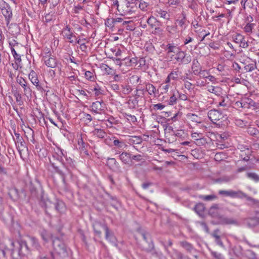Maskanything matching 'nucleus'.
I'll return each mask as SVG.
<instances>
[{
    "mask_svg": "<svg viewBox=\"0 0 259 259\" xmlns=\"http://www.w3.org/2000/svg\"><path fill=\"white\" fill-rule=\"evenodd\" d=\"M187 117L189 120L192 122L196 123L201 122L200 118L194 114L189 113L187 114Z\"/></svg>",
    "mask_w": 259,
    "mask_h": 259,
    "instance_id": "c03bdc74",
    "label": "nucleus"
},
{
    "mask_svg": "<svg viewBox=\"0 0 259 259\" xmlns=\"http://www.w3.org/2000/svg\"><path fill=\"white\" fill-rule=\"evenodd\" d=\"M107 165L110 169L114 171L121 172V170L119 163L117 162L116 159L114 158H108L107 161Z\"/></svg>",
    "mask_w": 259,
    "mask_h": 259,
    "instance_id": "f3484780",
    "label": "nucleus"
},
{
    "mask_svg": "<svg viewBox=\"0 0 259 259\" xmlns=\"http://www.w3.org/2000/svg\"><path fill=\"white\" fill-rule=\"evenodd\" d=\"M91 91L95 92V96H98L102 94V91L101 88L98 86H95L93 89H91Z\"/></svg>",
    "mask_w": 259,
    "mask_h": 259,
    "instance_id": "680f3d73",
    "label": "nucleus"
},
{
    "mask_svg": "<svg viewBox=\"0 0 259 259\" xmlns=\"http://www.w3.org/2000/svg\"><path fill=\"white\" fill-rule=\"evenodd\" d=\"M179 95L178 91H174L172 92V95H170L169 100L168 101V104L170 105H174L176 104L177 101V96Z\"/></svg>",
    "mask_w": 259,
    "mask_h": 259,
    "instance_id": "4c0bfd02",
    "label": "nucleus"
},
{
    "mask_svg": "<svg viewBox=\"0 0 259 259\" xmlns=\"http://www.w3.org/2000/svg\"><path fill=\"white\" fill-rule=\"evenodd\" d=\"M50 163L52 167L54 169L55 171L61 177L63 182L65 183L66 173L64 172L63 170L61 169L58 166H57L55 164V163L50 161Z\"/></svg>",
    "mask_w": 259,
    "mask_h": 259,
    "instance_id": "393cba45",
    "label": "nucleus"
},
{
    "mask_svg": "<svg viewBox=\"0 0 259 259\" xmlns=\"http://www.w3.org/2000/svg\"><path fill=\"white\" fill-rule=\"evenodd\" d=\"M119 157L125 164H130V162L131 161V154L126 152H123L119 155Z\"/></svg>",
    "mask_w": 259,
    "mask_h": 259,
    "instance_id": "bb28decb",
    "label": "nucleus"
},
{
    "mask_svg": "<svg viewBox=\"0 0 259 259\" xmlns=\"http://www.w3.org/2000/svg\"><path fill=\"white\" fill-rule=\"evenodd\" d=\"M233 40L236 44H239V46L243 48H246L248 44L245 39V37L240 33H237L233 36Z\"/></svg>",
    "mask_w": 259,
    "mask_h": 259,
    "instance_id": "2eb2a0df",
    "label": "nucleus"
},
{
    "mask_svg": "<svg viewBox=\"0 0 259 259\" xmlns=\"http://www.w3.org/2000/svg\"><path fill=\"white\" fill-rule=\"evenodd\" d=\"M104 226H107L105 224H103L99 222H95L93 225L95 233L98 236L101 235V229L103 228L104 230Z\"/></svg>",
    "mask_w": 259,
    "mask_h": 259,
    "instance_id": "a878e982",
    "label": "nucleus"
},
{
    "mask_svg": "<svg viewBox=\"0 0 259 259\" xmlns=\"http://www.w3.org/2000/svg\"><path fill=\"white\" fill-rule=\"evenodd\" d=\"M11 50L12 54L13 55L15 61L18 62V63H20L21 62V56L19 54H18L15 51L14 48H12Z\"/></svg>",
    "mask_w": 259,
    "mask_h": 259,
    "instance_id": "13d9d810",
    "label": "nucleus"
},
{
    "mask_svg": "<svg viewBox=\"0 0 259 259\" xmlns=\"http://www.w3.org/2000/svg\"><path fill=\"white\" fill-rule=\"evenodd\" d=\"M11 245L12 247L11 255L13 259H21L30 252L27 242L24 240L21 239L16 242L11 241Z\"/></svg>",
    "mask_w": 259,
    "mask_h": 259,
    "instance_id": "f257e3e1",
    "label": "nucleus"
},
{
    "mask_svg": "<svg viewBox=\"0 0 259 259\" xmlns=\"http://www.w3.org/2000/svg\"><path fill=\"white\" fill-rule=\"evenodd\" d=\"M247 256L249 259H256L257 256L256 253L252 250H246Z\"/></svg>",
    "mask_w": 259,
    "mask_h": 259,
    "instance_id": "6e6d98bb",
    "label": "nucleus"
},
{
    "mask_svg": "<svg viewBox=\"0 0 259 259\" xmlns=\"http://www.w3.org/2000/svg\"><path fill=\"white\" fill-rule=\"evenodd\" d=\"M247 132L250 135L253 136L255 137H257L259 135V131L256 128L249 127L247 130Z\"/></svg>",
    "mask_w": 259,
    "mask_h": 259,
    "instance_id": "864d4df0",
    "label": "nucleus"
},
{
    "mask_svg": "<svg viewBox=\"0 0 259 259\" xmlns=\"http://www.w3.org/2000/svg\"><path fill=\"white\" fill-rule=\"evenodd\" d=\"M176 22L182 29H185L187 27L188 23H189L187 20L186 14L183 12L182 13L181 18L177 20Z\"/></svg>",
    "mask_w": 259,
    "mask_h": 259,
    "instance_id": "5701e85b",
    "label": "nucleus"
},
{
    "mask_svg": "<svg viewBox=\"0 0 259 259\" xmlns=\"http://www.w3.org/2000/svg\"><path fill=\"white\" fill-rule=\"evenodd\" d=\"M246 177L255 182H259V175L253 172H249L246 174Z\"/></svg>",
    "mask_w": 259,
    "mask_h": 259,
    "instance_id": "a18cd8bd",
    "label": "nucleus"
},
{
    "mask_svg": "<svg viewBox=\"0 0 259 259\" xmlns=\"http://www.w3.org/2000/svg\"><path fill=\"white\" fill-rule=\"evenodd\" d=\"M28 78L31 83L36 87L37 90L44 92L49 91H47L46 89L42 86L41 83L39 82L36 73L33 70H31L30 72L29 73Z\"/></svg>",
    "mask_w": 259,
    "mask_h": 259,
    "instance_id": "1a4fd4ad",
    "label": "nucleus"
},
{
    "mask_svg": "<svg viewBox=\"0 0 259 259\" xmlns=\"http://www.w3.org/2000/svg\"><path fill=\"white\" fill-rule=\"evenodd\" d=\"M220 230L215 229L213 231L211 234V236L215 239V242L216 243L220 246H223V243L221 239L220 236L219 235Z\"/></svg>",
    "mask_w": 259,
    "mask_h": 259,
    "instance_id": "473e14b6",
    "label": "nucleus"
},
{
    "mask_svg": "<svg viewBox=\"0 0 259 259\" xmlns=\"http://www.w3.org/2000/svg\"><path fill=\"white\" fill-rule=\"evenodd\" d=\"M41 189V185L38 179H35L29 183V189L32 195H36L38 189Z\"/></svg>",
    "mask_w": 259,
    "mask_h": 259,
    "instance_id": "dca6fc26",
    "label": "nucleus"
},
{
    "mask_svg": "<svg viewBox=\"0 0 259 259\" xmlns=\"http://www.w3.org/2000/svg\"><path fill=\"white\" fill-rule=\"evenodd\" d=\"M205 209L204 205L202 203H199L195 206L194 210L195 212L199 215H202Z\"/></svg>",
    "mask_w": 259,
    "mask_h": 259,
    "instance_id": "58836bf2",
    "label": "nucleus"
},
{
    "mask_svg": "<svg viewBox=\"0 0 259 259\" xmlns=\"http://www.w3.org/2000/svg\"><path fill=\"white\" fill-rule=\"evenodd\" d=\"M137 97H136L134 100H130L128 101V104L130 105V108L131 109H135L136 106L138 104V100Z\"/></svg>",
    "mask_w": 259,
    "mask_h": 259,
    "instance_id": "0e129e2a",
    "label": "nucleus"
},
{
    "mask_svg": "<svg viewBox=\"0 0 259 259\" xmlns=\"http://www.w3.org/2000/svg\"><path fill=\"white\" fill-rule=\"evenodd\" d=\"M142 237L143 239L148 244V247L144 248L143 250H144L147 252H153L152 254L155 255L156 256H158L160 254L162 255L161 252L158 253L154 250V243L151 238L149 237V235L145 233H143Z\"/></svg>",
    "mask_w": 259,
    "mask_h": 259,
    "instance_id": "423d86ee",
    "label": "nucleus"
},
{
    "mask_svg": "<svg viewBox=\"0 0 259 259\" xmlns=\"http://www.w3.org/2000/svg\"><path fill=\"white\" fill-rule=\"evenodd\" d=\"M242 194H240L239 198H245L246 199L250 202V204L258 205L259 204V200L255 199L252 197L248 196L246 194L241 191Z\"/></svg>",
    "mask_w": 259,
    "mask_h": 259,
    "instance_id": "72a5a7b5",
    "label": "nucleus"
},
{
    "mask_svg": "<svg viewBox=\"0 0 259 259\" xmlns=\"http://www.w3.org/2000/svg\"><path fill=\"white\" fill-rule=\"evenodd\" d=\"M157 16H159L161 18L168 19L169 15L167 13V12L165 11L160 9L159 10L156 11Z\"/></svg>",
    "mask_w": 259,
    "mask_h": 259,
    "instance_id": "3c124183",
    "label": "nucleus"
},
{
    "mask_svg": "<svg viewBox=\"0 0 259 259\" xmlns=\"http://www.w3.org/2000/svg\"><path fill=\"white\" fill-rule=\"evenodd\" d=\"M101 69L104 70L108 74H112V69L108 66L107 64H102L101 66Z\"/></svg>",
    "mask_w": 259,
    "mask_h": 259,
    "instance_id": "4d7b16f0",
    "label": "nucleus"
},
{
    "mask_svg": "<svg viewBox=\"0 0 259 259\" xmlns=\"http://www.w3.org/2000/svg\"><path fill=\"white\" fill-rule=\"evenodd\" d=\"M91 134L100 139H104L107 136V134L104 130L98 128H95L91 132Z\"/></svg>",
    "mask_w": 259,
    "mask_h": 259,
    "instance_id": "cd10ccee",
    "label": "nucleus"
},
{
    "mask_svg": "<svg viewBox=\"0 0 259 259\" xmlns=\"http://www.w3.org/2000/svg\"><path fill=\"white\" fill-rule=\"evenodd\" d=\"M147 22L151 28H153L155 27H157L159 25H161V23L158 21L153 16L150 17L147 20Z\"/></svg>",
    "mask_w": 259,
    "mask_h": 259,
    "instance_id": "f704fd0d",
    "label": "nucleus"
},
{
    "mask_svg": "<svg viewBox=\"0 0 259 259\" xmlns=\"http://www.w3.org/2000/svg\"><path fill=\"white\" fill-rule=\"evenodd\" d=\"M61 163L66 168L68 172H70L69 167L74 168L75 167L74 161L70 157H68L67 156Z\"/></svg>",
    "mask_w": 259,
    "mask_h": 259,
    "instance_id": "4be33fe9",
    "label": "nucleus"
},
{
    "mask_svg": "<svg viewBox=\"0 0 259 259\" xmlns=\"http://www.w3.org/2000/svg\"><path fill=\"white\" fill-rule=\"evenodd\" d=\"M245 224L249 228H253L259 226V216L250 217L245 220Z\"/></svg>",
    "mask_w": 259,
    "mask_h": 259,
    "instance_id": "6ab92c4d",
    "label": "nucleus"
},
{
    "mask_svg": "<svg viewBox=\"0 0 259 259\" xmlns=\"http://www.w3.org/2000/svg\"><path fill=\"white\" fill-rule=\"evenodd\" d=\"M45 64L50 68H55L57 66V60L53 55L51 54L44 57Z\"/></svg>",
    "mask_w": 259,
    "mask_h": 259,
    "instance_id": "4468645a",
    "label": "nucleus"
},
{
    "mask_svg": "<svg viewBox=\"0 0 259 259\" xmlns=\"http://www.w3.org/2000/svg\"><path fill=\"white\" fill-rule=\"evenodd\" d=\"M166 29V31H168L169 33L174 34L176 33L177 31V25H168L167 26Z\"/></svg>",
    "mask_w": 259,
    "mask_h": 259,
    "instance_id": "5fc2aeb1",
    "label": "nucleus"
},
{
    "mask_svg": "<svg viewBox=\"0 0 259 259\" xmlns=\"http://www.w3.org/2000/svg\"><path fill=\"white\" fill-rule=\"evenodd\" d=\"M66 156L67 152L65 151L59 147H56V148H54L53 157L55 159L61 162H62V160L66 157Z\"/></svg>",
    "mask_w": 259,
    "mask_h": 259,
    "instance_id": "ddd939ff",
    "label": "nucleus"
},
{
    "mask_svg": "<svg viewBox=\"0 0 259 259\" xmlns=\"http://www.w3.org/2000/svg\"><path fill=\"white\" fill-rule=\"evenodd\" d=\"M62 34L65 39H69L72 37H75V36L73 35V33L71 30V29L68 25H66L62 31Z\"/></svg>",
    "mask_w": 259,
    "mask_h": 259,
    "instance_id": "b1692460",
    "label": "nucleus"
},
{
    "mask_svg": "<svg viewBox=\"0 0 259 259\" xmlns=\"http://www.w3.org/2000/svg\"><path fill=\"white\" fill-rule=\"evenodd\" d=\"M176 55L175 59L178 63L187 64L191 61V56H187L186 53L180 49L176 53Z\"/></svg>",
    "mask_w": 259,
    "mask_h": 259,
    "instance_id": "9d476101",
    "label": "nucleus"
},
{
    "mask_svg": "<svg viewBox=\"0 0 259 259\" xmlns=\"http://www.w3.org/2000/svg\"><path fill=\"white\" fill-rule=\"evenodd\" d=\"M104 230L105 231V238L107 240L112 242H115V236L113 234L110 232L108 226H104Z\"/></svg>",
    "mask_w": 259,
    "mask_h": 259,
    "instance_id": "e433bc0d",
    "label": "nucleus"
},
{
    "mask_svg": "<svg viewBox=\"0 0 259 259\" xmlns=\"http://www.w3.org/2000/svg\"><path fill=\"white\" fill-rule=\"evenodd\" d=\"M210 253L211 255L215 259H225L224 255L221 253L218 252L217 251H211Z\"/></svg>",
    "mask_w": 259,
    "mask_h": 259,
    "instance_id": "bf43d9fd",
    "label": "nucleus"
},
{
    "mask_svg": "<svg viewBox=\"0 0 259 259\" xmlns=\"http://www.w3.org/2000/svg\"><path fill=\"white\" fill-rule=\"evenodd\" d=\"M180 245L188 252L191 253L196 249L193 245L186 241H182L180 242Z\"/></svg>",
    "mask_w": 259,
    "mask_h": 259,
    "instance_id": "7c9ffc66",
    "label": "nucleus"
},
{
    "mask_svg": "<svg viewBox=\"0 0 259 259\" xmlns=\"http://www.w3.org/2000/svg\"><path fill=\"white\" fill-rule=\"evenodd\" d=\"M196 144L198 146H204L207 143V141L206 139L204 137H200L199 139H196V141H195Z\"/></svg>",
    "mask_w": 259,
    "mask_h": 259,
    "instance_id": "603ef678",
    "label": "nucleus"
},
{
    "mask_svg": "<svg viewBox=\"0 0 259 259\" xmlns=\"http://www.w3.org/2000/svg\"><path fill=\"white\" fill-rule=\"evenodd\" d=\"M34 257L33 259H54L52 251L42 248L37 251H33Z\"/></svg>",
    "mask_w": 259,
    "mask_h": 259,
    "instance_id": "39448f33",
    "label": "nucleus"
},
{
    "mask_svg": "<svg viewBox=\"0 0 259 259\" xmlns=\"http://www.w3.org/2000/svg\"><path fill=\"white\" fill-rule=\"evenodd\" d=\"M9 44L11 48V50H12V48H14V47L18 46L19 43L14 39H9Z\"/></svg>",
    "mask_w": 259,
    "mask_h": 259,
    "instance_id": "338daca9",
    "label": "nucleus"
},
{
    "mask_svg": "<svg viewBox=\"0 0 259 259\" xmlns=\"http://www.w3.org/2000/svg\"><path fill=\"white\" fill-rule=\"evenodd\" d=\"M114 145L118 147V148H124L126 146L125 143L118 139H115L113 141Z\"/></svg>",
    "mask_w": 259,
    "mask_h": 259,
    "instance_id": "052dcab7",
    "label": "nucleus"
},
{
    "mask_svg": "<svg viewBox=\"0 0 259 259\" xmlns=\"http://www.w3.org/2000/svg\"><path fill=\"white\" fill-rule=\"evenodd\" d=\"M39 204L45 208L46 213L47 214H49L47 209L51 207L52 204L54 206L55 210L59 213H63L65 210V203L62 200L56 199L54 202H52L49 199L45 198L42 195L41 196Z\"/></svg>",
    "mask_w": 259,
    "mask_h": 259,
    "instance_id": "f03ea898",
    "label": "nucleus"
},
{
    "mask_svg": "<svg viewBox=\"0 0 259 259\" xmlns=\"http://www.w3.org/2000/svg\"><path fill=\"white\" fill-rule=\"evenodd\" d=\"M243 108L249 109L255 107V103L251 99L245 98L243 99Z\"/></svg>",
    "mask_w": 259,
    "mask_h": 259,
    "instance_id": "2f4dec72",
    "label": "nucleus"
},
{
    "mask_svg": "<svg viewBox=\"0 0 259 259\" xmlns=\"http://www.w3.org/2000/svg\"><path fill=\"white\" fill-rule=\"evenodd\" d=\"M222 221L223 224L226 225H238L237 221L232 218H225Z\"/></svg>",
    "mask_w": 259,
    "mask_h": 259,
    "instance_id": "49530a36",
    "label": "nucleus"
},
{
    "mask_svg": "<svg viewBox=\"0 0 259 259\" xmlns=\"http://www.w3.org/2000/svg\"><path fill=\"white\" fill-rule=\"evenodd\" d=\"M14 96L16 98V100L18 104L20 106L23 105V101L22 100V96L21 94L18 92L16 91L14 93Z\"/></svg>",
    "mask_w": 259,
    "mask_h": 259,
    "instance_id": "8fccbe9b",
    "label": "nucleus"
},
{
    "mask_svg": "<svg viewBox=\"0 0 259 259\" xmlns=\"http://www.w3.org/2000/svg\"><path fill=\"white\" fill-rule=\"evenodd\" d=\"M14 142L17 149L21 156L22 152L24 151L25 150L28 151V148L25 145V141L23 138L19 140H14Z\"/></svg>",
    "mask_w": 259,
    "mask_h": 259,
    "instance_id": "aec40b11",
    "label": "nucleus"
},
{
    "mask_svg": "<svg viewBox=\"0 0 259 259\" xmlns=\"http://www.w3.org/2000/svg\"><path fill=\"white\" fill-rule=\"evenodd\" d=\"M90 108L93 114H102L105 111L106 104L103 101H96L92 103Z\"/></svg>",
    "mask_w": 259,
    "mask_h": 259,
    "instance_id": "6e6552de",
    "label": "nucleus"
},
{
    "mask_svg": "<svg viewBox=\"0 0 259 259\" xmlns=\"http://www.w3.org/2000/svg\"><path fill=\"white\" fill-rule=\"evenodd\" d=\"M114 23H115L114 18H108L105 21V24L108 27H113Z\"/></svg>",
    "mask_w": 259,
    "mask_h": 259,
    "instance_id": "69168bd1",
    "label": "nucleus"
},
{
    "mask_svg": "<svg viewBox=\"0 0 259 259\" xmlns=\"http://www.w3.org/2000/svg\"><path fill=\"white\" fill-rule=\"evenodd\" d=\"M174 135L177 137L183 138H184L186 134L184 130H181L175 131Z\"/></svg>",
    "mask_w": 259,
    "mask_h": 259,
    "instance_id": "e2e57ef3",
    "label": "nucleus"
},
{
    "mask_svg": "<svg viewBox=\"0 0 259 259\" xmlns=\"http://www.w3.org/2000/svg\"><path fill=\"white\" fill-rule=\"evenodd\" d=\"M208 117L209 119L213 123H216L224 117L223 114L221 111L217 109H212L208 111Z\"/></svg>",
    "mask_w": 259,
    "mask_h": 259,
    "instance_id": "9b49d317",
    "label": "nucleus"
},
{
    "mask_svg": "<svg viewBox=\"0 0 259 259\" xmlns=\"http://www.w3.org/2000/svg\"><path fill=\"white\" fill-rule=\"evenodd\" d=\"M179 49V48L177 47L176 46H175L172 44H168L167 45L166 51H167V54H169L170 53H174L176 54Z\"/></svg>",
    "mask_w": 259,
    "mask_h": 259,
    "instance_id": "de8ad7c7",
    "label": "nucleus"
},
{
    "mask_svg": "<svg viewBox=\"0 0 259 259\" xmlns=\"http://www.w3.org/2000/svg\"><path fill=\"white\" fill-rule=\"evenodd\" d=\"M242 63L245 65L244 68L246 72H251L257 68L256 61L249 57H246L244 62Z\"/></svg>",
    "mask_w": 259,
    "mask_h": 259,
    "instance_id": "f8f14e48",
    "label": "nucleus"
},
{
    "mask_svg": "<svg viewBox=\"0 0 259 259\" xmlns=\"http://www.w3.org/2000/svg\"><path fill=\"white\" fill-rule=\"evenodd\" d=\"M207 91L219 96L222 94V89L220 87L210 86L208 87Z\"/></svg>",
    "mask_w": 259,
    "mask_h": 259,
    "instance_id": "c9c22d12",
    "label": "nucleus"
},
{
    "mask_svg": "<svg viewBox=\"0 0 259 259\" xmlns=\"http://www.w3.org/2000/svg\"><path fill=\"white\" fill-rule=\"evenodd\" d=\"M28 239L29 243L35 249L34 251H37L40 249L41 246L39 244L38 240L35 237L29 236Z\"/></svg>",
    "mask_w": 259,
    "mask_h": 259,
    "instance_id": "c756f323",
    "label": "nucleus"
},
{
    "mask_svg": "<svg viewBox=\"0 0 259 259\" xmlns=\"http://www.w3.org/2000/svg\"><path fill=\"white\" fill-rule=\"evenodd\" d=\"M145 91L148 92L150 95H155L156 92L155 87L150 83H146Z\"/></svg>",
    "mask_w": 259,
    "mask_h": 259,
    "instance_id": "ea45409f",
    "label": "nucleus"
},
{
    "mask_svg": "<svg viewBox=\"0 0 259 259\" xmlns=\"http://www.w3.org/2000/svg\"><path fill=\"white\" fill-rule=\"evenodd\" d=\"M199 198L206 201H209L215 200L217 198V196L214 194L209 195H200L199 196Z\"/></svg>",
    "mask_w": 259,
    "mask_h": 259,
    "instance_id": "79ce46f5",
    "label": "nucleus"
},
{
    "mask_svg": "<svg viewBox=\"0 0 259 259\" xmlns=\"http://www.w3.org/2000/svg\"><path fill=\"white\" fill-rule=\"evenodd\" d=\"M16 81L23 89L24 95L27 99H31L32 97V90L28 85L27 81L23 77L19 76L17 77Z\"/></svg>",
    "mask_w": 259,
    "mask_h": 259,
    "instance_id": "0eeeda50",
    "label": "nucleus"
},
{
    "mask_svg": "<svg viewBox=\"0 0 259 259\" xmlns=\"http://www.w3.org/2000/svg\"><path fill=\"white\" fill-rule=\"evenodd\" d=\"M122 115L123 117L127 119L129 122L135 123L137 122V118L135 115L127 114L126 113H123Z\"/></svg>",
    "mask_w": 259,
    "mask_h": 259,
    "instance_id": "09e8293b",
    "label": "nucleus"
},
{
    "mask_svg": "<svg viewBox=\"0 0 259 259\" xmlns=\"http://www.w3.org/2000/svg\"><path fill=\"white\" fill-rule=\"evenodd\" d=\"M255 25L254 23H247L243 28V30L247 34H250L252 32V30Z\"/></svg>",
    "mask_w": 259,
    "mask_h": 259,
    "instance_id": "a19ab883",
    "label": "nucleus"
},
{
    "mask_svg": "<svg viewBox=\"0 0 259 259\" xmlns=\"http://www.w3.org/2000/svg\"><path fill=\"white\" fill-rule=\"evenodd\" d=\"M0 9L5 18L7 25L8 26L13 16L12 9L9 5L5 2H3L2 4H0Z\"/></svg>",
    "mask_w": 259,
    "mask_h": 259,
    "instance_id": "20e7f679",
    "label": "nucleus"
},
{
    "mask_svg": "<svg viewBox=\"0 0 259 259\" xmlns=\"http://www.w3.org/2000/svg\"><path fill=\"white\" fill-rule=\"evenodd\" d=\"M201 66L197 59H194L192 62V69L195 75H198L201 70Z\"/></svg>",
    "mask_w": 259,
    "mask_h": 259,
    "instance_id": "c85d7f7f",
    "label": "nucleus"
},
{
    "mask_svg": "<svg viewBox=\"0 0 259 259\" xmlns=\"http://www.w3.org/2000/svg\"><path fill=\"white\" fill-rule=\"evenodd\" d=\"M218 193L220 195L229 196L232 198H239L240 194H242L240 190L235 191L233 190H221L219 191Z\"/></svg>",
    "mask_w": 259,
    "mask_h": 259,
    "instance_id": "a211bd4d",
    "label": "nucleus"
},
{
    "mask_svg": "<svg viewBox=\"0 0 259 259\" xmlns=\"http://www.w3.org/2000/svg\"><path fill=\"white\" fill-rule=\"evenodd\" d=\"M52 244L54 250L61 258L64 259L71 254L70 249L59 238H54L53 240Z\"/></svg>",
    "mask_w": 259,
    "mask_h": 259,
    "instance_id": "7ed1b4c3",
    "label": "nucleus"
},
{
    "mask_svg": "<svg viewBox=\"0 0 259 259\" xmlns=\"http://www.w3.org/2000/svg\"><path fill=\"white\" fill-rule=\"evenodd\" d=\"M143 159V156L140 154H137L135 155H131V161L134 160L136 161L139 162L142 161Z\"/></svg>",
    "mask_w": 259,
    "mask_h": 259,
    "instance_id": "774afa93",
    "label": "nucleus"
},
{
    "mask_svg": "<svg viewBox=\"0 0 259 259\" xmlns=\"http://www.w3.org/2000/svg\"><path fill=\"white\" fill-rule=\"evenodd\" d=\"M130 4H135L136 6L138 5L139 8L142 11H146L148 6V4L143 0H132L131 3H127V7H130Z\"/></svg>",
    "mask_w": 259,
    "mask_h": 259,
    "instance_id": "412c9836",
    "label": "nucleus"
},
{
    "mask_svg": "<svg viewBox=\"0 0 259 259\" xmlns=\"http://www.w3.org/2000/svg\"><path fill=\"white\" fill-rule=\"evenodd\" d=\"M121 90L120 91L122 92V93L124 95H128L132 91V89L128 84H122L120 86Z\"/></svg>",
    "mask_w": 259,
    "mask_h": 259,
    "instance_id": "37998d69",
    "label": "nucleus"
}]
</instances>
